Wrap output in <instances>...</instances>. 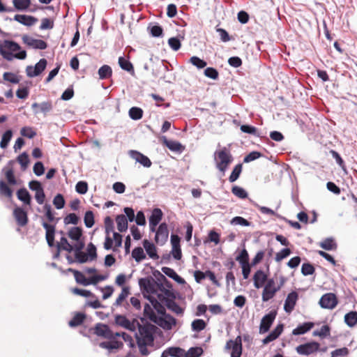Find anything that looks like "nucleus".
Masks as SVG:
<instances>
[{"mask_svg": "<svg viewBox=\"0 0 357 357\" xmlns=\"http://www.w3.org/2000/svg\"><path fill=\"white\" fill-rule=\"evenodd\" d=\"M129 116L133 120L141 119L143 116V110L137 107H131L129 110Z\"/></svg>", "mask_w": 357, "mask_h": 357, "instance_id": "nucleus-45", "label": "nucleus"}, {"mask_svg": "<svg viewBox=\"0 0 357 357\" xmlns=\"http://www.w3.org/2000/svg\"><path fill=\"white\" fill-rule=\"evenodd\" d=\"M3 78L4 80L13 84H17L20 82V78L18 77V76L10 72L4 73L3 75Z\"/></svg>", "mask_w": 357, "mask_h": 357, "instance_id": "nucleus-56", "label": "nucleus"}, {"mask_svg": "<svg viewBox=\"0 0 357 357\" xmlns=\"http://www.w3.org/2000/svg\"><path fill=\"white\" fill-rule=\"evenodd\" d=\"M242 340L244 342H250L251 340V337L249 335H244L243 338L241 335H238L236 337L234 340H229L227 342L225 345L226 350H231V357H241L242 354Z\"/></svg>", "mask_w": 357, "mask_h": 357, "instance_id": "nucleus-4", "label": "nucleus"}, {"mask_svg": "<svg viewBox=\"0 0 357 357\" xmlns=\"http://www.w3.org/2000/svg\"><path fill=\"white\" fill-rule=\"evenodd\" d=\"M70 238L78 241L82 235V229L80 227H72L68 234Z\"/></svg>", "mask_w": 357, "mask_h": 357, "instance_id": "nucleus-38", "label": "nucleus"}, {"mask_svg": "<svg viewBox=\"0 0 357 357\" xmlns=\"http://www.w3.org/2000/svg\"><path fill=\"white\" fill-rule=\"evenodd\" d=\"M349 350L347 347L335 349L331 352V357H343L347 356Z\"/></svg>", "mask_w": 357, "mask_h": 357, "instance_id": "nucleus-64", "label": "nucleus"}, {"mask_svg": "<svg viewBox=\"0 0 357 357\" xmlns=\"http://www.w3.org/2000/svg\"><path fill=\"white\" fill-rule=\"evenodd\" d=\"M283 331V325L278 324L271 333L267 335L264 340V344H268L277 339Z\"/></svg>", "mask_w": 357, "mask_h": 357, "instance_id": "nucleus-28", "label": "nucleus"}, {"mask_svg": "<svg viewBox=\"0 0 357 357\" xmlns=\"http://www.w3.org/2000/svg\"><path fill=\"white\" fill-rule=\"evenodd\" d=\"M181 238L178 235L172 234L171 235V244H172V251L171 253L173 257L179 260L182 257V252L180 245Z\"/></svg>", "mask_w": 357, "mask_h": 357, "instance_id": "nucleus-14", "label": "nucleus"}, {"mask_svg": "<svg viewBox=\"0 0 357 357\" xmlns=\"http://www.w3.org/2000/svg\"><path fill=\"white\" fill-rule=\"evenodd\" d=\"M75 261L78 263L83 264L88 261H90L87 254L84 252H75Z\"/></svg>", "mask_w": 357, "mask_h": 357, "instance_id": "nucleus-60", "label": "nucleus"}, {"mask_svg": "<svg viewBox=\"0 0 357 357\" xmlns=\"http://www.w3.org/2000/svg\"><path fill=\"white\" fill-rule=\"evenodd\" d=\"M214 160L216 168L224 174L232 162L233 156L227 147H223L214 153Z\"/></svg>", "mask_w": 357, "mask_h": 357, "instance_id": "nucleus-3", "label": "nucleus"}, {"mask_svg": "<svg viewBox=\"0 0 357 357\" xmlns=\"http://www.w3.org/2000/svg\"><path fill=\"white\" fill-rule=\"evenodd\" d=\"M319 303L322 308L333 309L337 305V299L334 294L327 293L321 297Z\"/></svg>", "mask_w": 357, "mask_h": 357, "instance_id": "nucleus-9", "label": "nucleus"}, {"mask_svg": "<svg viewBox=\"0 0 357 357\" xmlns=\"http://www.w3.org/2000/svg\"><path fill=\"white\" fill-rule=\"evenodd\" d=\"M35 114L43 113L45 115L52 109V101L43 102L41 103L34 102L31 105Z\"/></svg>", "mask_w": 357, "mask_h": 357, "instance_id": "nucleus-20", "label": "nucleus"}, {"mask_svg": "<svg viewBox=\"0 0 357 357\" xmlns=\"http://www.w3.org/2000/svg\"><path fill=\"white\" fill-rule=\"evenodd\" d=\"M240 129L243 132L253 135L257 137L259 136V134L257 133V129L254 126L249 125H242Z\"/></svg>", "mask_w": 357, "mask_h": 357, "instance_id": "nucleus-61", "label": "nucleus"}, {"mask_svg": "<svg viewBox=\"0 0 357 357\" xmlns=\"http://www.w3.org/2000/svg\"><path fill=\"white\" fill-rule=\"evenodd\" d=\"M132 256L137 262H139L146 258L144 250L141 247L134 248L132 252Z\"/></svg>", "mask_w": 357, "mask_h": 357, "instance_id": "nucleus-46", "label": "nucleus"}, {"mask_svg": "<svg viewBox=\"0 0 357 357\" xmlns=\"http://www.w3.org/2000/svg\"><path fill=\"white\" fill-rule=\"evenodd\" d=\"M43 227L46 231L45 238L50 247H52L54 244L55 226L47 222H43Z\"/></svg>", "mask_w": 357, "mask_h": 357, "instance_id": "nucleus-21", "label": "nucleus"}, {"mask_svg": "<svg viewBox=\"0 0 357 357\" xmlns=\"http://www.w3.org/2000/svg\"><path fill=\"white\" fill-rule=\"evenodd\" d=\"M162 144L172 151L181 153L184 150V146L180 142L169 140L165 137L162 139Z\"/></svg>", "mask_w": 357, "mask_h": 357, "instance_id": "nucleus-25", "label": "nucleus"}, {"mask_svg": "<svg viewBox=\"0 0 357 357\" xmlns=\"http://www.w3.org/2000/svg\"><path fill=\"white\" fill-rule=\"evenodd\" d=\"M298 299V294L296 291H291L289 293L284 301V310L287 313H291L296 305Z\"/></svg>", "mask_w": 357, "mask_h": 357, "instance_id": "nucleus-16", "label": "nucleus"}, {"mask_svg": "<svg viewBox=\"0 0 357 357\" xmlns=\"http://www.w3.org/2000/svg\"><path fill=\"white\" fill-rule=\"evenodd\" d=\"M53 204L57 209H61L65 206V199L62 195H56L53 199Z\"/></svg>", "mask_w": 357, "mask_h": 357, "instance_id": "nucleus-58", "label": "nucleus"}, {"mask_svg": "<svg viewBox=\"0 0 357 357\" xmlns=\"http://www.w3.org/2000/svg\"><path fill=\"white\" fill-rule=\"evenodd\" d=\"M202 353L201 347H191L187 352L184 351V357H199Z\"/></svg>", "mask_w": 357, "mask_h": 357, "instance_id": "nucleus-48", "label": "nucleus"}, {"mask_svg": "<svg viewBox=\"0 0 357 357\" xmlns=\"http://www.w3.org/2000/svg\"><path fill=\"white\" fill-rule=\"evenodd\" d=\"M231 192L238 198L245 199L248 197L247 192L241 187L234 185L231 188Z\"/></svg>", "mask_w": 357, "mask_h": 357, "instance_id": "nucleus-49", "label": "nucleus"}, {"mask_svg": "<svg viewBox=\"0 0 357 357\" xmlns=\"http://www.w3.org/2000/svg\"><path fill=\"white\" fill-rule=\"evenodd\" d=\"M117 337H120V333H114V337H113L112 339H108L109 341L100 342L99 344L100 347L109 351L122 349L123 344L121 341H119L116 339Z\"/></svg>", "mask_w": 357, "mask_h": 357, "instance_id": "nucleus-12", "label": "nucleus"}, {"mask_svg": "<svg viewBox=\"0 0 357 357\" xmlns=\"http://www.w3.org/2000/svg\"><path fill=\"white\" fill-rule=\"evenodd\" d=\"M315 271L314 267L310 263H304L301 267V273L303 275H312Z\"/></svg>", "mask_w": 357, "mask_h": 357, "instance_id": "nucleus-59", "label": "nucleus"}, {"mask_svg": "<svg viewBox=\"0 0 357 357\" xmlns=\"http://www.w3.org/2000/svg\"><path fill=\"white\" fill-rule=\"evenodd\" d=\"M191 326L194 331L199 332L206 328V324L203 319H195Z\"/></svg>", "mask_w": 357, "mask_h": 357, "instance_id": "nucleus-50", "label": "nucleus"}, {"mask_svg": "<svg viewBox=\"0 0 357 357\" xmlns=\"http://www.w3.org/2000/svg\"><path fill=\"white\" fill-rule=\"evenodd\" d=\"M143 246L150 258L153 259H159V256L157 254L156 248L153 243L145 239L143 241Z\"/></svg>", "mask_w": 357, "mask_h": 357, "instance_id": "nucleus-27", "label": "nucleus"}, {"mask_svg": "<svg viewBox=\"0 0 357 357\" xmlns=\"http://www.w3.org/2000/svg\"><path fill=\"white\" fill-rule=\"evenodd\" d=\"M319 343L313 341L297 346L296 351L300 355L308 356L316 353L319 349Z\"/></svg>", "mask_w": 357, "mask_h": 357, "instance_id": "nucleus-7", "label": "nucleus"}, {"mask_svg": "<svg viewBox=\"0 0 357 357\" xmlns=\"http://www.w3.org/2000/svg\"><path fill=\"white\" fill-rule=\"evenodd\" d=\"M320 247L326 250H335L337 245L333 238H326L320 243Z\"/></svg>", "mask_w": 357, "mask_h": 357, "instance_id": "nucleus-33", "label": "nucleus"}, {"mask_svg": "<svg viewBox=\"0 0 357 357\" xmlns=\"http://www.w3.org/2000/svg\"><path fill=\"white\" fill-rule=\"evenodd\" d=\"M345 323L350 327L357 324V312L351 311L344 316Z\"/></svg>", "mask_w": 357, "mask_h": 357, "instance_id": "nucleus-37", "label": "nucleus"}, {"mask_svg": "<svg viewBox=\"0 0 357 357\" xmlns=\"http://www.w3.org/2000/svg\"><path fill=\"white\" fill-rule=\"evenodd\" d=\"M119 64L120 67L128 72H134V68L131 62L124 57L120 56L119 58Z\"/></svg>", "mask_w": 357, "mask_h": 357, "instance_id": "nucleus-39", "label": "nucleus"}, {"mask_svg": "<svg viewBox=\"0 0 357 357\" xmlns=\"http://www.w3.org/2000/svg\"><path fill=\"white\" fill-rule=\"evenodd\" d=\"M98 73L100 79H105L112 77V70L109 66L103 65L99 68Z\"/></svg>", "mask_w": 357, "mask_h": 357, "instance_id": "nucleus-34", "label": "nucleus"}, {"mask_svg": "<svg viewBox=\"0 0 357 357\" xmlns=\"http://www.w3.org/2000/svg\"><path fill=\"white\" fill-rule=\"evenodd\" d=\"M85 319L86 315L84 313L77 312L69 321L68 324L70 327H76L81 325Z\"/></svg>", "mask_w": 357, "mask_h": 357, "instance_id": "nucleus-35", "label": "nucleus"}, {"mask_svg": "<svg viewBox=\"0 0 357 357\" xmlns=\"http://www.w3.org/2000/svg\"><path fill=\"white\" fill-rule=\"evenodd\" d=\"M204 75L207 77H209L213 79H217L219 76V73H218V70L215 68H212V67L206 68L204 70Z\"/></svg>", "mask_w": 357, "mask_h": 357, "instance_id": "nucleus-63", "label": "nucleus"}, {"mask_svg": "<svg viewBox=\"0 0 357 357\" xmlns=\"http://www.w3.org/2000/svg\"><path fill=\"white\" fill-rule=\"evenodd\" d=\"M117 229L120 232H123L128 229V219L124 215H118L116 218Z\"/></svg>", "mask_w": 357, "mask_h": 357, "instance_id": "nucleus-32", "label": "nucleus"}, {"mask_svg": "<svg viewBox=\"0 0 357 357\" xmlns=\"http://www.w3.org/2000/svg\"><path fill=\"white\" fill-rule=\"evenodd\" d=\"M86 251L90 261H93L97 259L96 248L92 243L88 244Z\"/></svg>", "mask_w": 357, "mask_h": 357, "instance_id": "nucleus-57", "label": "nucleus"}, {"mask_svg": "<svg viewBox=\"0 0 357 357\" xmlns=\"http://www.w3.org/2000/svg\"><path fill=\"white\" fill-rule=\"evenodd\" d=\"M22 40L25 44L35 49L45 50L47 47V43L44 40L40 39H34L28 36H24L22 37Z\"/></svg>", "mask_w": 357, "mask_h": 357, "instance_id": "nucleus-18", "label": "nucleus"}, {"mask_svg": "<svg viewBox=\"0 0 357 357\" xmlns=\"http://www.w3.org/2000/svg\"><path fill=\"white\" fill-rule=\"evenodd\" d=\"M138 322L139 321L136 319H133L130 321L123 315H116L115 317V323L117 325L131 331H135L137 329Z\"/></svg>", "mask_w": 357, "mask_h": 357, "instance_id": "nucleus-10", "label": "nucleus"}, {"mask_svg": "<svg viewBox=\"0 0 357 357\" xmlns=\"http://www.w3.org/2000/svg\"><path fill=\"white\" fill-rule=\"evenodd\" d=\"M282 284L283 283H281L277 287H264L261 294L263 302H267L272 299L275 296L276 293L280 290Z\"/></svg>", "mask_w": 357, "mask_h": 357, "instance_id": "nucleus-23", "label": "nucleus"}, {"mask_svg": "<svg viewBox=\"0 0 357 357\" xmlns=\"http://www.w3.org/2000/svg\"><path fill=\"white\" fill-rule=\"evenodd\" d=\"M47 61L45 59H41L34 66L35 75H40L46 68Z\"/></svg>", "mask_w": 357, "mask_h": 357, "instance_id": "nucleus-62", "label": "nucleus"}, {"mask_svg": "<svg viewBox=\"0 0 357 357\" xmlns=\"http://www.w3.org/2000/svg\"><path fill=\"white\" fill-rule=\"evenodd\" d=\"M15 8L18 10L27 9L31 5V0H13Z\"/></svg>", "mask_w": 357, "mask_h": 357, "instance_id": "nucleus-43", "label": "nucleus"}, {"mask_svg": "<svg viewBox=\"0 0 357 357\" xmlns=\"http://www.w3.org/2000/svg\"><path fill=\"white\" fill-rule=\"evenodd\" d=\"M129 155L136 162H139L145 167H150L152 165L151 161L146 155L137 151L131 150L129 151Z\"/></svg>", "mask_w": 357, "mask_h": 357, "instance_id": "nucleus-17", "label": "nucleus"}, {"mask_svg": "<svg viewBox=\"0 0 357 357\" xmlns=\"http://www.w3.org/2000/svg\"><path fill=\"white\" fill-rule=\"evenodd\" d=\"M137 328L138 332L135 333V337L139 353L142 356H148L151 353L149 347L153 346L156 326L149 323L141 324L138 322Z\"/></svg>", "mask_w": 357, "mask_h": 357, "instance_id": "nucleus-1", "label": "nucleus"}, {"mask_svg": "<svg viewBox=\"0 0 357 357\" xmlns=\"http://www.w3.org/2000/svg\"><path fill=\"white\" fill-rule=\"evenodd\" d=\"M163 217V213L159 208H155L152 211L151 215L149 217V227L151 231H155L156 226L160 223Z\"/></svg>", "mask_w": 357, "mask_h": 357, "instance_id": "nucleus-15", "label": "nucleus"}, {"mask_svg": "<svg viewBox=\"0 0 357 357\" xmlns=\"http://www.w3.org/2000/svg\"><path fill=\"white\" fill-rule=\"evenodd\" d=\"M162 271L167 275L168 277L172 278L175 281L182 283L184 282L183 279L181 278L174 269L169 268V267H162Z\"/></svg>", "mask_w": 357, "mask_h": 357, "instance_id": "nucleus-36", "label": "nucleus"}, {"mask_svg": "<svg viewBox=\"0 0 357 357\" xmlns=\"http://www.w3.org/2000/svg\"><path fill=\"white\" fill-rule=\"evenodd\" d=\"M14 20L26 26H31L37 21L36 18L25 15H15Z\"/></svg>", "mask_w": 357, "mask_h": 357, "instance_id": "nucleus-29", "label": "nucleus"}, {"mask_svg": "<svg viewBox=\"0 0 357 357\" xmlns=\"http://www.w3.org/2000/svg\"><path fill=\"white\" fill-rule=\"evenodd\" d=\"M169 236L168 226L165 222L161 223L155 232V241L157 244L164 245Z\"/></svg>", "mask_w": 357, "mask_h": 357, "instance_id": "nucleus-8", "label": "nucleus"}, {"mask_svg": "<svg viewBox=\"0 0 357 357\" xmlns=\"http://www.w3.org/2000/svg\"><path fill=\"white\" fill-rule=\"evenodd\" d=\"M0 195L8 198L13 196L12 189L3 181H0Z\"/></svg>", "mask_w": 357, "mask_h": 357, "instance_id": "nucleus-40", "label": "nucleus"}, {"mask_svg": "<svg viewBox=\"0 0 357 357\" xmlns=\"http://www.w3.org/2000/svg\"><path fill=\"white\" fill-rule=\"evenodd\" d=\"M236 260L238 261L241 265L248 264L249 255L248 251L245 249H243L240 254L236 257Z\"/></svg>", "mask_w": 357, "mask_h": 357, "instance_id": "nucleus-53", "label": "nucleus"}, {"mask_svg": "<svg viewBox=\"0 0 357 357\" xmlns=\"http://www.w3.org/2000/svg\"><path fill=\"white\" fill-rule=\"evenodd\" d=\"M17 160L20 164L22 170H26L29 163L28 154L25 152L22 153L17 158Z\"/></svg>", "mask_w": 357, "mask_h": 357, "instance_id": "nucleus-44", "label": "nucleus"}, {"mask_svg": "<svg viewBox=\"0 0 357 357\" xmlns=\"http://www.w3.org/2000/svg\"><path fill=\"white\" fill-rule=\"evenodd\" d=\"M93 333L97 336L104 337L105 339H112L114 333L110 330L109 327L104 324L98 323L93 328Z\"/></svg>", "mask_w": 357, "mask_h": 357, "instance_id": "nucleus-11", "label": "nucleus"}, {"mask_svg": "<svg viewBox=\"0 0 357 357\" xmlns=\"http://www.w3.org/2000/svg\"><path fill=\"white\" fill-rule=\"evenodd\" d=\"M13 215L19 226L24 227L28 223L27 213L22 208H15L13 211Z\"/></svg>", "mask_w": 357, "mask_h": 357, "instance_id": "nucleus-19", "label": "nucleus"}, {"mask_svg": "<svg viewBox=\"0 0 357 357\" xmlns=\"http://www.w3.org/2000/svg\"><path fill=\"white\" fill-rule=\"evenodd\" d=\"M20 49V46L17 43L6 40L0 45V54L7 61H12L14 58L24 59L26 56V52L25 50L13 54V52H16Z\"/></svg>", "mask_w": 357, "mask_h": 357, "instance_id": "nucleus-2", "label": "nucleus"}, {"mask_svg": "<svg viewBox=\"0 0 357 357\" xmlns=\"http://www.w3.org/2000/svg\"><path fill=\"white\" fill-rule=\"evenodd\" d=\"M139 285L142 291L150 294H155L160 287V284L151 277L139 279Z\"/></svg>", "mask_w": 357, "mask_h": 357, "instance_id": "nucleus-6", "label": "nucleus"}, {"mask_svg": "<svg viewBox=\"0 0 357 357\" xmlns=\"http://www.w3.org/2000/svg\"><path fill=\"white\" fill-rule=\"evenodd\" d=\"M314 326V323L312 322H305L302 325L298 326L296 328H294L292 331V334L294 335H298L305 334L307 331H309Z\"/></svg>", "mask_w": 357, "mask_h": 357, "instance_id": "nucleus-30", "label": "nucleus"}, {"mask_svg": "<svg viewBox=\"0 0 357 357\" xmlns=\"http://www.w3.org/2000/svg\"><path fill=\"white\" fill-rule=\"evenodd\" d=\"M276 317L275 312H270L263 317L261 321L259 333H265L268 331Z\"/></svg>", "mask_w": 357, "mask_h": 357, "instance_id": "nucleus-13", "label": "nucleus"}, {"mask_svg": "<svg viewBox=\"0 0 357 357\" xmlns=\"http://www.w3.org/2000/svg\"><path fill=\"white\" fill-rule=\"evenodd\" d=\"M72 292L76 295L81 296L83 297L96 298V295L89 290L82 289L75 287L72 289Z\"/></svg>", "mask_w": 357, "mask_h": 357, "instance_id": "nucleus-54", "label": "nucleus"}, {"mask_svg": "<svg viewBox=\"0 0 357 357\" xmlns=\"http://www.w3.org/2000/svg\"><path fill=\"white\" fill-rule=\"evenodd\" d=\"M313 335L319 336L321 337H325L330 335V327L328 325H324L321 326L319 331H314Z\"/></svg>", "mask_w": 357, "mask_h": 357, "instance_id": "nucleus-55", "label": "nucleus"}, {"mask_svg": "<svg viewBox=\"0 0 357 357\" xmlns=\"http://www.w3.org/2000/svg\"><path fill=\"white\" fill-rule=\"evenodd\" d=\"M190 63L199 69L204 68L207 65V63L205 61L196 56H193L190 59Z\"/></svg>", "mask_w": 357, "mask_h": 357, "instance_id": "nucleus-51", "label": "nucleus"}, {"mask_svg": "<svg viewBox=\"0 0 357 357\" xmlns=\"http://www.w3.org/2000/svg\"><path fill=\"white\" fill-rule=\"evenodd\" d=\"M58 250H63L70 252L73 250V246L70 244L65 237H61L60 242L57 244Z\"/></svg>", "mask_w": 357, "mask_h": 357, "instance_id": "nucleus-42", "label": "nucleus"}, {"mask_svg": "<svg viewBox=\"0 0 357 357\" xmlns=\"http://www.w3.org/2000/svg\"><path fill=\"white\" fill-rule=\"evenodd\" d=\"M184 357V349L180 347H169L165 349L160 357Z\"/></svg>", "mask_w": 357, "mask_h": 357, "instance_id": "nucleus-26", "label": "nucleus"}, {"mask_svg": "<svg viewBox=\"0 0 357 357\" xmlns=\"http://www.w3.org/2000/svg\"><path fill=\"white\" fill-rule=\"evenodd\" d=\"M74 278L77 283L84 286L96 284L100 281H103L107 279V276L102 275H95L89 278H86L84 273L79 271H74Z\"/></svg>", "mask_w": 357, "mask_h": 357, "instance_id": "nucleus-5", "label": "nucleus"}, {"mask_svg": "<svg viewBox=\"0 0 357 357\" xmlns=\"http://www.w3.org/2000/svg\"><path fill=\"white\" fill-rule=\"evenodd\" d=\"M130 294V289L128 287H123L122 288L121 292L116 299L115 302L114 303V305L116 307L123 305L126 309L128 308L129 304L128 302H125L126 298Z\"/></svg>", "mask_w": 357, "mask_h": 357, "instance_id": "nucleus-24", "label": "nucleus"}, {"mask_svg": "<svg viewBox=\"0 0 357 357\" xmlns=\"http://www.w3.org/2000/svg\"><path fill=\"white\" fill-rule=\"evenodd\" d=\"M242 168H243L242 164H238L234 167V169L229 177V182L233 183L238 178V177L240 176L241 173L242 172Z\"/></svg>", "mask_w": 357, "mask_h": 357, "instance_id": "nucleus-41", "label": "nucleus"}, {"mask_svg": "<svg viewBox=\"0 0 357 357\" xmlns=\"http://www.w3.org/2000/svg\"><path fill=\"white\" fill-rule=\"evenodd\" d=\"M84 224L86 227L91 228L94 225V215L91 211H88L85 213L84 218Z\"/></svg>", "mask_w": 357, "mask_h": 357, "instance_id": "nucleus-52", "label": "nucleus"}, {"mask_svg": "<svg viewBox=\"0 0 357 357\" xmlns=\"http://www.w3.org/2000/svg\"><path fill=\"white\" fill-rule=\"evenodd\" d=\"M267 274L262 270H257L253 275L254 286L257 289H260L264 286L267 281Z\"/></svg>", "mask_w": 357, "mask_h": 357, "instance_id": "nucleus-22", "label": "nucleus"}, {"mask_svg": "<svg viewBox=\"0 0 357 357\" xmlns=\"http://www.w3.org/2000/svg\"><path fill=\"white\" fill-rule=\"evenodd\" d=\"M13 136V132L10 130H6L2 135L1 140L0 142V146L2 149H5L8 146L9 142Z\"/></svg>", "mask_w": 357, "mask_h": 357, "instance_id": "nucleus-47", "label": "nucleus"}, {"mask_svg": "<svg viewBox=\"0 0 357 357\" xmlns=\"http://www.w3.org/2000/svg\"><path fill=\"white\" fill-rule=\"evenodd\" d=\"M17 198L23 202L25 204L30 205L31 202V197L26 188H21L17 192Z\"/></svg>", "mask_w": 357, "mask_h": 357, "instance_id": "nucleus-31", "label": "nucleus"}]
</instances>
